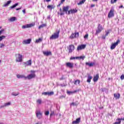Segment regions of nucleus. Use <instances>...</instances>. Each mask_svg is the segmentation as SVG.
<instances>
[{"instance_id":"680f3d73","label":"nucleus","mask_w":124,"mask_h":124,"mask_svg":"<svg viewBox=\"0 0 124 124\" xmlns=\"http://www.w3.org/2000/svg\"><path fill=\"white\" fill-rule=\"evenodd\" d=\"M120 121H124V117L123 118H120Z\"/></svg>"},{"instance_id":"6ab92c4d","label":"nucleus","mask_w":124,"mask_h":124,"mask_svg":"<svg viewBox=\"0 0 124 124\" xmlns=\"http://www.w3.org/2000/svg\"><path fill=\"white\" fill-rule=\"evenodd\" d=\"M85 64H86V65H88V66H89L90 67H92L94 65V64H95V63L94 62L89 63V62H86L85 63Z\"/></svg>"},{"instance_id":"72a5a7b5","label":"nucleus","mask_w":124,"mask_h":124,"mask_svg":"<svg viewBox=\"0 0 124 124\" xmlns=\"http://www.w3.org/2000/svg\"><path fill=\"white\" fill-rule=\"evenodd\" d=\"M60 15L61 16H62L63 15H64V13H63V12H62V8L60 9Z\"/></svg>"},{"instance_id":"ddd939ff","label":"nucleus","mask_w":124,"mask_h":124,"mask_svg":"<svg viewBox=\"0 0 124 124\" xmlns=\"http://www.w3.org/2000/svg\"><path fill=\"white\" fill-rule=\"evenodd\" d=\"M23 63L25 65V66H30L31 65V60L24 62Z\"/></svg>"},{"instance_id":"4468645a","label":"nucleus","mask_w":124,"mask_h":124,"mask_svg":"<svg viewBox=\"0 0 124 124\" xmlns=\"http://www.w3.org/2000/svg\"><path fill=\"white\" fill-rule=\"evenodd\" d=\"M43 54L44 55V56H46V57H48V56H51L52 55V52L51 51H43Z\"/></svg>"},{"instance_id":"20e7f679","label":"nucleus","mask_w":124,"mask_h":124,"mask_svg":"<svg viewBox=\"0 0 124 124\" xmlns=\"http://www.w3.org/2000/svg\"><path fill=\"white\" fill-rule=\"evenodd\" d=\"M35 113L37 119L40 120V119L42 118V113H41V111H40V110H37Z\"/></svg>"},{"instance_id":"e2e57ef3","label":"nucleus","mask_w":124,"mask_h":124,"mask_svg":"<svg viewBox=\"0 0 124 124\" xmlns=\"http://www.w3.org/2000/svg\"><path fill=\"white\" fill-rule=\"evenodd\" d=\"M21 8L22 7L16 8V10H20V9H21Z\"/></svg>"},{"instance_id":"79ce46f5","label":"nucleus","mask_w":124,"mask_h":124,"mask_svg":"<svg viewBox=\"0 0 124 124\" xmlns=\"http://www.w3.org/2000/svg\"><path fill=\"white\" fill-rule=\"evenodd\" d=\"M88 37H89V34H86L84 36V39H88Z\"/></svg>"},{"instance_id":"de8ad7c7","label":"nucleus","mask_w":124,"mask_h":124,"mask_svg":"<svg viewBox=\"0 0 124 124\" xmlns=\"http://www.w3.org/2000/svg\"><path fill=\"white\" fill-rule=\"evenodd\" d=\"M44 95H48V92H44L42 93Z\"/></svg>"},{"instance_id":"2eb2a0df","label":"nucleus","mask_w":124,"mask_h":124,"mask_svg":"<svg viewBox=\"0 0 124 124\" xmlns=\"http://www.w3.org/2000/svg\"><path fill=\"white\" fill-rule=\"evenodd\" d=\"M31 42V39H28L27 40H24L22 42L23 44H30Z\"/></svg>"},{"instance_id":"5fc2aeb1","label":"nucleus","mask_w":124,"mask_h":124,"mask_svg":"<svg viewBox=\"0 0 124 124\" xmlns=\"http://www.w3.org/2000/svg\"><path fill=\"white\" fill-rule=\"evenodd\" d=\"M102 38L103 39H105V38H106V36L105 35L103 36L102 37Z\"/></svg>"},{"instance_id":"f704fd0d","label":"nucleus","mask_w":124,"mask_h":124,"mask_svg":"<svg viewBox=\"0 0 124 124\" xmlns=\"http://www.w3.org/2000/svg\"><path fill=\"white\" fill-rule=\"evenodd\" d=\"M75 38H76L77 37H79V32H75Z\"/></svg>"},{"instance_id":"603ef678","label":"nucleus","mask_w":124,"mask_h":124,"mask_svg":"<svg viewBox=\"0 0 124 124\" xmlns=\"http://www.w3.org/2000/svg\"><path fill=\"white\" fill-rule=\"evenodd\" d=\"M76 60V57H71L70 59V60Z\"/></svg>"},{"instance_id":"bb28decb","label":"nucleus","mask_w":124,"mask_h":124,"mask_svg":"<svg viewBox=\"0 0 124 124\" xmlns=\"http://www.w3.org/2000/svg\"><path fill=\"white\" fill-rule=\"evenodd\" d=\"M76 60H83L85 59V56H80V57H76Z\"/></svg>"},{"instance_id":"412c9836","label":"nucleus","mask_w":124,"mask_h":124,"mask_svg":"<svg viewBox=\"0 0 124 124\" xmlns=\"http://www.w3.org/2000/svg\"><path fill=\"white\" fill-rule=\"evenodd\" d=\"M17 77L18 78V79H23V78H24V79H27V77H25L24 75H17Z\"/></svg>"},{"instance_id":"a211bd4d","label":"nucleus","mask_w":124,"mask_h":124,"mask_svg":"<svg viewBox=\"0 0 124 124\" xmlns=\"http://www.w3.org/2000/svg\"><path fill=\"white\" fill-rule=\"evenodd\" d=\"M114 97L115 99H119L121 97V94H120V93H115L114 94Z\"/></svg>"},{"instance_id":"f8f14e48","label":"nucleus","mask_w":124,"mask_h":124,"mask_svg":"<svg viewBox=\"0 0 124 124\" xmlns=\"http://www.w3.org/2000/svg\"><path fill=\"white\" fill-rule=\"evenodd\" d=\"M75 46L71 45L69 46L68 49H69V53H72L73 51H74Z\"/></svg>"},{"instance_id":"a878e982","label":"nucleus","mask_w":124,"mask_h":124,"mask_svg":"<svg viewBox=\"0 0 124 124\" xmlns=\"http://www.w3.org/2000/svg\"><path fill=\"white\" fill-rule=\"evenodd\" d=\"M11 2L12 1L11 0L7 1V2L4 5V6L5 7L8 6V5H9V4L11 3Z\"/></svg>"},{"instance_id":"338daca9","label":"nucleus","mask_w":124,"mask_h":124,"mask_svg":"<svg viewBox=\"0 0 124 124\" xmlns=\"http://www.w3.org/2000/svg\"><path fill=\"white\" fill-rule=\"evenodd\" d=\"M98 0H93V1H97Z\"/></svg>"},{"instance_id":"49530a36","label":"nucleus","mask_w":124,"mask_h":124,"mask_svg":"<svg viewBox=\"0 0 124 124\" xmlns=\"http://www.w3.org/2000/svg\"><path fill=\"white\" fill-rule=\"evenodd\" d=\"M118 0H111V3H115V2H116Z\"/></svg>"},{"instance_id":"473e14b6","label":"nucleus","mask_w":124,"mask_h":124,"mask_svg":"<svg viewBox=\"0 0 124 124\" xmlns=\"http://www.w3.org/2000/svg\"><path fill=\"white\" fill-rule=\"evenodd\" d=\"M5 37H6V36H5L4 35L0 36V42L2 41L3 39H4V38H5Z\"/></svg>"},{"instance_id":"864d4df0","label":"nucleus","mask_w":124,"mask_h":124,"mask_svg":"<svg viewBox=\"0 0 124 124\" xmlns=\"http://www.w3.org/2000/svg\"><path fill=\"white\" fill-rule=\"evenodd\" d=\"M54 111H51L50 114V116L51 117V116H53V115H54Z\"/></svg>"},{"instance_id":"5701e85b","label":"nucleus","mask_w":124,"mask_h":124,"mask_svg":"<svg viewBox=\"0 0 124 124\" xmlns=\"http://www.w3.org/2000/svg\"><path fill=\"white\" fill-rule=\"evenodd\" d=\"M116 121L117 122H115L114 123H113V124H121V123H122V121H121V119H120V118H117L116 119Z\"/></svg>"},{"instance_id":"b1692460","label":"nucleus","mask_w":124,"mask_h":124,"mask_svg":"<svg viewBox=\"0 0 124 124\" xmlns=\"http://www.w3.org/2000/svg\"><path fill=\"white\" fill-rule=\"evenodd\" d=\"M9 21L10 22H14L16 21V17L14 16L11 17L10 19H9Z\"/></svg>"},{"instance_id":"774afa93","label":"nucleus","mask_w":124,"mask_h":124,"mask_svg":"<svg viewBox=\"0 0 124 124\" xmlns=\"http://www.w3.org/2000/svg\"><path fill=\"white\" fill-rule=\"evenodd\" d=\"M62 97H63V96H60V98H62Z\"/></svg>"},{"instance_id":"393cba45","label":"nucleus","mask_w":124,"mask_h":124,"mask_svg":"<svg viewBox=\"0 0 124 124\" xmlns=\"http://www.w3.org/2000/svg\"><path fill=\"white\" fill-rule=\"evenodd\" d=\"M78 12V10H77V9H71V14H74V13H76Z\"/></svg>"},{"instance_id":"4d7b16f0","label":"nucleus","mask_w":124,"mask_h":124,"mask_svg":"<svg viewBox=\"0 0 124 124\" xmlns=\"http://www.w3.org/2000/svg\"><path fill=\"white\" fill-rule=\"evenodd\" d=\"M65 1V0H61V3H63V2H64Z\"/></svg>"},{"instance_id":"9d476101","label":"nucleus","mask_w":124,"mask_h":124,"mask_svg":"<svg viewBox=\"0 0 124 124\" xmlns=\"http://www.w3.org/2000/svg\"><path fill=\"white\" fill-rule=\"evenodd\" d=\"M85 48H86V45H81L78 46L77 50L78 51H80V50H83Z\"/></svg>"},{"instance_id":"4c0bfd02","label":"nucleus","mask_w":124,"mask_h":124,"mask_svg":"<svg viewBox=\"0 0 124 124\" xmlns=\"http://www.w3.org/2000/svg\"><path fill=\"white\" fill-rule=\"evenodd\" d=\"M75 38V34L72 33L71 35L70 36V38H71L72 39Z\"/></svg>"},{"instance_id":"2f4dec72","label":"nucleus","mask_w":124,"mask_h":124,"mask_svg":"<svg viewBox=\"0 0 124 124\" xmlns=\"http://www.w3.org/2000/svg\"><path fill=\"white\" fill-rule=\"evenodd\" d=\"M47 8H48V9H54L55 8V7H54V6L53 5H48L47 6Z\"/></svg>"},{"instance_id":"6e6552de","label":"nucleus","mask_w":124,"mask_h":124,"mask_svg":"<svg viewBox=\"0 0 124 124\" xmlns=\"http://www.w3.org/2000/svg\"><path fill=\"white\" fill-rule=\"evenodd\" d=\"M16 61L17 62H23V55L19 54Z\"/></svg>"},{"instance_id":"c03bdc74","label":"nucleus","mask_w":124,"mask_h":124,"mask_svg":"<svg viewBox=\"0 0 124 124\" xmlns=\"http://www.w3.org/2000/svg\"><path fill=\"white\" fill-rule=\"evenodd\" d=\"M4 46H5L4 44L0 43V48H3V47H4Z\"/></svg>"},{"instance_id":"dca6fc26","label":"nucleus","mask_w":124,"mask_h":124,"mask_svg":"<svg viewBox=\"0 0 124 124\" xmlns=\"http://www.w3.org/2000/svg\"><path fill=\"white\" fill-rule=\"evenodd\" d=\"M81 122V118L79 117L77 118L76 121H73L72 124H78Z\"/></svg>"},{"instance_id":"8fccbe9b","label":"nucleus","mask_w":124,"mask_h":124,"mask_svg":"<svg viewBox=\"0 0 124 124\" xmlns=\"http://www.w3.org/2000/svg\"><path fill=\"white\" fill-rule=\"evenodd\" d=\"M3 31H4V30H3V29L0 31V35H1V33H2V32H3Z\"/></svg>"},{"instance_id":"69168bd1","label":"nucleus","mask_w":124,"mask_h":124,"mask_svg":"<svg viewBox=\"0 0 124 124\" xmlns=\"http://www.w3.org/2000/svg\"><path fill=\"white\" fill-rule=\"evenodd\" d=\"M46 1H47V2H49V1H51V0H46Z\"/></svg>"},{"instance_id":"a18cd8bd","label":"nucleus","mask_w":124,"mask_h":124,"mask_svg":"<svg viewBox=\"0 0 124 124\" xmlns=\"http://www.w3.org/2000/svg\"><path fill=\"white\" fill-rule=\"evenodd\" d=\"M106 34H105V36H108V34H109V33H110V31H105Z\"/></svg>"},{"instance_id":"13d9d810","label":"nucleus","mask_w":124,"mask_h":124,"mask_svg":"<svg viewBox=\"0 0 124 124\" xmlns=\"http://www.w3.org/2000/svg\"><path fill=\"white\" fill-rule=\"evenodd\" d=\"M119 8H124V6L121 5V6L119 7Z\"/></svg>"},{"instance_id":"cd10ccee","label":"nucleus","mask_w":124,"mask_h":124,"mask_svg":"<svg viewBox=\"0 0 124 124\" xmlns=\"http://www.w3.org/2000/svg\"><path fill=\"white\" fill-rule=\"evenodd\" d=\"M46 24H42L39 26L38 29L39 30H40V29H42V28H44V27H46Z\"/></svg>"},{"instance_id":"f257e3e1","label":"nucleus","mask_w":124,"mask_h":124,"mask_svg":"<svg viewBox=\"0 0 124 124\" xmlns=\"http://www.w3.org/2000/svg\"><path fill=\"white\" fill-rule=\"evenodd\" d=\"M60 36V31H58L54 33L50 37V40L53 39H57V38H59V37Z\"/></svg>"},{"instance_id":"09e8293b","label":"nucleus","mask_w":124,"mask_h":124,"mask_svg":"<svg viewBox=\"0 0 124 124\" xmlns=\"http://www.w3.org/2000/svg\"><path fill=\"white\" fill-rule=\"evenodd\" d=\"M121 80H124V75H122L120 77Z\"/></svg>"},{"instance_id":"37998d69","label":"nucleus","mask_w":124,"mask_h":124,"mask_svg":"<svg viewBox=\"0 0 124 124\" xmlns=\"http://www.w3.org/2000/svg\"><path fill=\"white\" fill-rule=\"evenodd\" d=\"M54 94V92H48V95L51 96Z\"/></svg>"},{"instance_id":"1a4fd4ad","label":"nucleus","mask_w":124,"mask_h":124,"mask_svg":"<svg viewBox=\"0 0 124 124\" xmlns=\"http://www.w3.org/2000/svg\"><path fill=\"white\" fill-rule=\"evenodd\" d=\"M26 77V79H28V80H31V79H32V78H34L35 77V74H31Z\"/></svg>"},{"instance_id":"4be33fe9","label":"nucleus","mask_w":124,"mask_h":124,"mask_svg":"<svg viewBox=\"0 0 124 124\" xmlns=\"http://www.w3.org/2000/svg\"><path fill=\"white\" fill-rule=\"evenodd\" d=\"M92 79H93V77L91 76L90 75H89L87 80V83H91V81L92 80Z\"/></svg>"},{"instance_id":"6e6d98bb","label":"nucleus","mask_w":124,"mask_h":124,"mask_svg":"<svg viewBox=\"0 0 124 124\" xmlns=\"http://www.w3.org/2000/svg\"><path fill=\"white\" fill-rule=\"evenodd\" d=\"M22 12L24 13V14H26V9H24V10H23Z\"/></svg>"},{"instance_id":"052dcab7","label":"nucleus","mask_w":124,"mask_h":124,"mask_svg":"<svg viewBox=\"0 0 124 124\" xmlns=\"http://www.w3.org/2000/svg\"><path fill=\"white\" fill-rule=\"evenodd\" d=\"M12 95H14L15 96H16V93H12Z\"/></svg>"},{"instance_id":"58836bf2","label":"nucleus","mask_w":124,"mask_h":124,"mask_svg":"<svg viewBox=\"0 0 124 124\" xmlns=\"http://www.w3.org/2000/svg\"><path fill=\"white\" fill-rule=\"evenodd\" d=\"M75 85H77V84H80V81L79 80H77L74 82Z\"/></svg>"},{"instance_id":"ea45409f","label":"nucleus","mask_w":124,"mask_h":124,"mask_svg":"<svg viewBox=\"0 0 124 124\" xmlns=\"http://www.w3.org/2000/svg\"><path fill=\"white\" fill-rule=\"evenodd\" d=\"M15 7H16V3H15L14 5H13V6H11L10 7V9H13V8H15Z\"/></svg>"},{"instance_id":"aec40b11","label":"nucleus","mask_w":124,"mask_h":124,"mask_svg":"<svg viewBox=\"0 0 124 124\" xmlns=\"http://www.w3.org/2000/svg\"><path fill=\"white\" fill-rule=\"evenodd\" d=\"M77 93V90H75L74 91H67V93L69 95L73 94V93Z\"/></svg>"},{"instance_id":"bf43d9fd","label":"nucleus","mask_w":124,"mask_h":124,"mask_svg":"<svg viewBox=\"0 0 124 124\" xmlns=\"http://www.w3.org/2000/svg\"><path fill=\"white\" fill-rule=\"evenodd\" d=\"M94 4H91V7H94Z\"/></svg>"},{"instance_id":"c9c22d12","label":"nucleus","mask_w":124,"mask_h":124,"mask_svg":"<svg viewBox=\"0 0 124 124\" xmlns=\"http://www.w3.org/2000/svg\"><path fill=\"white\" fill-rule=\"evenodd\" d=\"M70 106H77V103L76 102H73L70 104Z\"/></svg>"},{"instance_id":"c85d7f7f","label":"nucleus","mask_w":124,"mask_h":124,"mask_svg":"<svg viewBox=\"0 0 124 124\" xmlns=\"http://www.w3.org/2000/svg\"><path fill=\"white\" fill-rule=\"evenodd\" d=\"M85 1H86V0H82L80 1L78 3V5H81L82 4H83V3H84V2H85Z\"/></svg>"},{"instance_id":"c756f323","label":"nucleus","mask_w":124,"mask_h":124,"mask_svg":"<svg viewBox=\"0 0 124 124\" xmlns=\"http://www.w3.org/2000/svg\"><path fill=\"white\" fill-rule=\"evenodd\" d=\"M37 102V104H38V105H40V104H41V103H42V100H41V99H39L36 101Z\"/></svg>"},{"instance_id":"7c9ffc66","label":"nucleus","mask_w":124,"mask_h":124,"mask_svg":"<svg viewBox=\"0 0 124 124\" xmlns=\"http://www.w3.org/2000/svg\"><path fill=\"white\" fill-rule=\"evenodd\" d=\"M42 41V38H39L38 39L36 40L35 43H39Z\"/></svg>"},{"instance_id":"0eeeda50","label":"nucleus","mask_w":124,"mask_h":124,"mask_svg":"<svg viewBox=\"0 0 124 124\" xmlns=\"http://www.w3.org/2000/svg\"><path fill=\"white\" fill-rule=\"evenodd\" d=\"M114 9H111L109 11V12L108 14V18H112V17H114Z\"/></svg>"},{"instance_id":"e433bc0d","label":"nucleus","mask_w":124,"mask_h":124,"mask_svg":"<svg viewBox=\"0 0 124 124\" xmlns=\"http://www.w3.org/2000/svg\"><path fill=\"white\" fill-rule=\"evenodd\" d=\"M5 107H7V106H9L11 105V103L10 102H9L8 103H6L4 104Z\"/></svg>"},{"instance_id":"f03ea898","label":"nucleus","mask_w":124,"mask_h":124,"mask_svg":"<svg viewBox=\"0 0 124 124\" xmlns=\"http://www.w3.org/2000/svg\"><path fill=\"white\" fill-rule=\"evenodd\" d=\"M68 9H69V6H64L62 8V11L63 12H65L66 14H68V15H70V13H71V10H70L68 11Z\"/></svg>"},{"instance_id":"7ed1b4c3","label":"nucleus","mask_w":124,"mask_h":124,"mask_svg":"<svg viewBox=\"0 0 124 124\" xmlns=\"http://www.w3.org/2000/svg\"><path fill=\"white\" fill-rule=\"evenodd\" d=\"M103 30V27H102V25H101L100 24H99L98 26L97 27V30L96 31L95 34L100 33V32L102 31Z\"/></svg>"},{"instance_id":"f3484780","label":"nucleus","mask_w":124,"mask_h":124,"mask_svg":"<svg viewBox=\"0 0 124 124\" xmlns=\"http://www.w3.org/2000/svg\"><path fill=\"white\" fill-rule=\"evenodd\" d=\"M99 78V74H97L96 75L94 76L93 78V82H97V81H98Z\"/></svg>"},{"instance_id":"39448f33","label":"nucleus","mask_w":124,"mask_h":124,"mask_svg":"<svg viewBox=\"0 0 124 124\" xmlns=\"http://www.w3.org/2000/svg\"><path fill=\"white\" fill-rule=\"evenodd\" d=\"M119 43H120V40H117L115 43L111 45L110 46L111 50H114V49L116 48V46H117Z\"/></svg>"},{"instance_id":"a19ab883","label":"nucleus","mask_w":124,"mask_h":124,"mask_svg":"<svg viewBox=\"0 0 124 124\" xmlns=\"http://www.w3.org/2000/svg\"><path fill=\"white\" fill-rule=\"evenodd\" d=\"M49 114H50V112L49 111H46L45 112V115H46V116H48Z\"/></svg>"},{"instance_id":"9b49d317","label":"nucleus","mask_w":124,"mask_h":124,"mask_svg":"<svg viewBox=\"0 0 124 124\" xmlns=\"http://www.w3.org/2000/svg\"><path fill=\"white\" fill-rule=\"evenodd\" d=\"M74 64L70 62L66 63V67H69V68H73Z\"/></svg>"},{"instance_id":"423d86ee","label":"nucleus","mask_w":124,"mask_h":124,"mask_svg":"<svg viewBox=\"0 0 124 124\" xmlns=\"http://www.w3.org/2000/svg\"><path fill=\"white\" fill-rule=\"evenodd\" d=\"M35 25L34 23H30L28 24H26L25 25H23L22 28V29H27L29 28H31V27H33Z\"/></svg>"},{"instance_id":"0e129e2a","label":"nucleus","mask_w":124,"mask_h":124,"mask_svg":"<svg viewBox=\"0 0 124 124\" xmlns=\"http://www.w3.org/2000/svg\"><path fill=\"white\" fill-rule=\"evenodd\" d=\"M62 2H61V3H60L58 5V6H61V5L62 4Z\"/></svg>"},{"instance_id":"3c124183","label":"nucleus","mask_w":124,"mask_h":124,"mask_svg":"<svg viewBox=\"0 0 124 124\" xmlns=\"http://www.w3.org/2000/svg\"><path fill=\"white\" fill-rule=\"evenodd\" d=\"M4 107H5V104H4L3 105H2L1 106H0V108H4Z\"/></svg>"}]
</instances>
